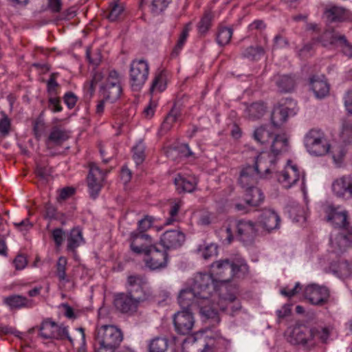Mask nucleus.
I'll list each match as a JSON object with an SVG mask.
<instances>
[{
	"mask_svg": "<svg viewBox=\"0 0 352 352\" xmlns=\"http://www.w3.org/2000/svg\"><path fill=\"white\" fill-rule=\"evenodd\" d=\"M217 280L211 274H197L190 287L181 290L178 297L179 305L182 307L197 305L201 315L210 319L213 326L218 324L219 311H225L236 298L234 294H224L222 288L221 293L217 294Z\"/></svg>",
	"mask_w": 352,
	"mask_h": 352,
	"instance_id": "1",
	"label": "nucleus"
},
{
	"mask_svg": "<svg viewBox=\"0 0 352 352\" xmlns=\"http://www.w3.org/2000/svg\"><path fill=\"white\" fill-rule=\"evenodd\" d=\"M327 221L331 222L333 226L343 229L334 239H331V243L333 246L342 252L346 248L352 245V234L350 232L352 228H349V212L340 206L333 204L328 205L324 210Z\"/></svg>",
	"mask_w": 352,
	"mask_h": 352,
	"instance_id": "2",
	"label": "nucleus"
},
{
	"mask_svg": "<svg viewBox=\"0 0 352 352\" xmlns=\"http://www.w3.org/2000/svg\"><path fill=\"white\" fill-rule=\"evenodd\" d=\"M212 274L219 282L228 283L234 277L243 278L249 272L244 258L239 254L214 262L211 265Z\"/></svg>",
	"mask_w": 352,
	"mask_h": 352,
	"instance_id": "3",
	"label": "nucleus"
},
{
	"mask_svg": "<svg viewBox=\"0 0 352 352\" xmlns=\"http://www.w3.org/2000/svg\"><path fill=\"white\" fill-rule=\"evenodd\" d=\"M304 144L308 153L314 156H324L331 148L324 133L318 129H310L305 135Z\"/></svg>",
	"mask_w": 352,
	"mask_h": 352,
	"instance_id": "4",
	"label": "nucleus"
},
{
	"mask_svg": "<svg viewBox=\"0 0 352 352\" xmlns=\"http://www.w3.org/2000/svg\"><path fill=\"white\" fill-rule=\"evenodd\" d=\"M126 292L140 304L152 297L147 279L139 274L129 275L126 279Z\"/></svg>",
	"mask_w": 352,
	"mask_h": 352,
	"instance_id": "5",
	"label": "nucleus"
},
{
	"mask_svg": "<svg viewBox=\"0 0 352 352\" xmlns=\"http://www.w3.org/2000/svg\"><path fill=\"white\" fill-rule=\"evenodd\" d=\"M153 223V218L151 216H146L138 221V229L130 234V248L133 252L142 254L144 250V244H140L139 240H144L146 243H152V237L145 232L149 230Z\"/></svg>",
	"mask_w": 352,
	"mask_h": 352,
	"instance_id": "6",
	"label": "nucleus"
},
{
	"mask_svg": "<svg viewBox=\"0 0 352 352\" xmlns=\"http://www.w3.org/2000/svg\"><path fill=\"white\" fill-rule=\"evenodd\" d=\"M149 65L144 59L133 60L130 65L129 83L133 91H140L146 82Z\"/></svg>",
	"mask_w": 352,
	"mask_h": 352,
	"instance_id": "7",
	"label": "nucleus"
},
{
	"mask_svg": "<svg viewBox=\"0 0 352 352\" xmlns=\"http://www.w3.org/2000/svg\"><path fill=\"white\" fill-rule=\"evenodd\" d=\"M151 244H144V250L142 253L145 254L144 258L145 266L151 270H157L166 267L168 261V254L166 250H160Z\"/></svg>",
	"mask_w": 352,
	"mask_h": 352,
	"instance_id": "8",
	"label": "nucleus"
},
{
	"mask_svg": "<svg viewBox=\"0 0 352 352\" xmlns=\"http://www.w3.org/2000/svg\"><path fill=\"white\" fill-rule=\"evenodd\" d=\"M39 336L43 339L63 340L67 339L73 343V339L69 334L67 327L58 325L50 318L45 319L39 327Z\"/></svg>",
	"mask_w": 352,
	"mask_h": 352,
	"instance_id": "9",
	"label": "nucleus"
},
{
	"mask_svg": "<svg viewBox=\"0 0 352 352\" xmlns=\"http://www.w3.org/2000/svg\"><path fill=\"white\" fill-rule=\"evenodd\" d=\"M122 338L121 331L113 325H102L96 329V341L99 345L117 349Z\"/></svg>",
	"mask_w": 352,
	"mask_h": 352,
	"instance_id": "10",
	"label": "nucleus"
},
{
	"mask_svg": "<svg viewBox=\"0 0 352 352\" xmlns=\"http://www.w3.org/2000/svg\"><path fill=\"white\" fill-rule=\"evenodd\" d=\"M122 92L121 76L116 70L109 72L105 82L100 87V93L107 101L116 102Z\"/></svg>",
	"mask_w": 352,
	"mask_h": 352,
	"instance_id": "11",
	"label": "nucleus"
},
{
	"mask_svg": "<svg viewBox=\"0 0 352 352\" xmlns=\"http://www.w3.org/2000/svg\"><path fill=\"white\" fill-rule=\"evenodd\" d=\"M89 168V170L87 177V187L90 197L95 199L100 192L105 177L109 171L102 170L94 162H90Z\"/></svg>",
	"mask_w": 352,
	"mask_h": 352,
	"instance_id": "12",
	"label": "nucleus"
},
{
	"mask_svg": "<svg viewBox=\"0 0 352 352\" xmlns=\"http://www.w3.org/2000/svg\"><path fill=\"white\" fill-rule=\"evenodd\" d=\"M182 310L177 311L173 316V324L175 331L181 335L190 333L194 327L195 319L191 311V307H182Z\"/></svg>",
	"mask_w": 352,
	"mask_h": 352,
	"instance_id": "13",
	"label": "nucleus"
},
{
	"mask_svg": "<svg viewBox=\"0 0 352 352\" xmlns=\"http://www.w3.org/2000/svg\"><path fill=\"white\" fill-rule=\"evenodd\" d=\"M305 296L312 305L323 306L329 302L330 291L325 286L311 284L305 288Z\"/></svg>",
	"mask_w": 352,
	"mask_h": 352,
	"instance_id": "14",
	"label": "nucleus"
},
{
	"mask_svg": "<svg viewBox=\"0 0 352 352\" xmlns=\"http://www.w3.org/2000/svg\"><path fill=\"white\" fill-rule=\"evenodd\" d=\"M236 228L238 236L243 242L252 243L258 233L256 223L250 219L238 220L236 223Z\"/></svg>",
	"mask_w": 352,
	"mask_h": 352,
	"instance_id": "15",
	"label": "nucleus"
},
{
	"mask_svg": "<svg viewBox=\"0 0 352 352\" xmlns=\"http://www.w3.org/2000/svg\"><path fill=\"white\" fill-rule=\"evenodd\" d=\"M140 303L127 292L119 293L115 296L114 305L122 314L132 316L138 311Z\"/></svg>",
	"mask_w": 352,
	"mask_h": 352,
	"instance_id": "16",
	"label": "nucleus"
},
{
	"mask_svg": "<svg viewBox=\"0 0 352 352\" xmlns=\"http://www.w3.org/2000/svg\"><path fill=\"white\" fill-rule=\"evenodd\" d=\"M310 328L305 325L299 324L293 327L289 333L288 341L293 344H300L311 349L312 344Z\"/></svg>",
	"mask_w": 352,
	"mask_h": 352,
	"instance_id": "17",
	"label": "nucleus"
},
{
	"mask_svg": "<svg viewBox=\"0 0 352 352\" xmlns=\"http://www.w3.org/2000/svg\"><path fill=\"white\" fill-rule=\"evenodd\" d=\"M257 223L267 232H271L280 228V218L274 210L265 208L258 217Z\"/></svg>",
	"mask_w": 352,
	"mask_h": 352,
	"instance_id": "18",
	"label": "nucleus"
},
{
	"mask_svg": "<svg viewBox=\"0 0 352 352\" xmlns=\"http://www.w3.org/2000/svg\"><path fill=\"white\" fill-rule=\"evenodd\" d=\"M278 182L285 188H289L300 178L301 173L296 164L288 160L284 170L277 175Z\"/></svg>",
	"mask_w": 352,
	"mask_h": 352,
	"instance_id": "19",
	"label": "nucleus"
},
{
	"mask_svg": "<svg viewBox=\"0 0 352 352\" xmlns=\"http://www.w3.org/2000/svg\"><path fill=\"white\" fill-rule=\"evenodd\" d=\"M185 239V234L182 231L169 230L161 236L160 243L166 250H176L183 245Z\"/></svg>",
	"mask_w": 352,
	"mask_h": 352,
	"instance_id": "20",
	"label": "nucleus"
},
{
	"mask_svg": "<svg viewBox=\"0 0 352 352\" xmlns=\"http://www.w3.org/2000/svg\"><path fill=\"white\" fill-rule=\"evenodd\" d=\"M262 177L254 166L248 165L241 170L239 184L243 189H250L256 186L258 178Z\"/></svg>",
	"mask_w": 352,
	"mask_h": 352,
	"instance_id": "21",
	"label": "nucleus"
},
{
	"mask_svg": "<svg viewBox=\"0 0 352 352\" xmlns=\"http://www.w3.org/2000/svg\"><path fill=\"white\" fill-rule=\"evenodd\" d=\"M277 160L270 152H261L256 158L254 167L261 173V176L265 177L274 170Z\"/></svg>",
	"mask_w": 352,
	"mask_h": 352,
	"instance_id": "22",
	"label": "nucleus"
},
{
	"mask_svg": "<svg viewBox=\"0 0 352 352\" xmlns=\"http://www.w3.org/2000/svg\"><path fill=\"white\" fill-rule=\"evenodd\" d=\"M3 303L10 309H32L36 305L35 301L26 296L13 294L6 296L3 299Z\"/></svg>",
	"mask_w": 352,
	"mask_h": 352,
	"instance_id": "23",
	"label": "nucleus"
},
{
	"mask_svg": "<svg viewBox=\"0 0 352 352\" xmlns=\"http://www.w3.org/2000/svg\"><path fill=\"white\" fill-rule=\"evenodd\" d=\"M331 190L337 197H344L346 194L352 197V177L342 176L334 179Z\"/></svg>",
	"mask_w": 352,
	"mask_h": 352,
	"instance_id": "24",
	"label": "nucleus"
},
{
	"mask_svg": "<svg viewBox=\"0 0 352 352\" xmlns=\"http://www.w3.org/2000/svg\"><path fill=\"white\" fill-rule=\"evenodd\" d=\"M294 108H289L285 104L276 106L271 115V121L275 128L280 127L287 120L290 115L295 114Z\"/></svg>",
	"mask_w": 352,
	"mask_h": 352,
	"instance_id": "25",
	"label": "nucleus"
},
{
	"mask_svg": "<svg viewBox=\"0 0 352 352\" xmlns=\"http://www.w3.org/2000/svg\"><path fill=\"white\" fill-rule=\"evenodd\" d=\"M332 329L330 327H313L310 328L312 344L311 348L318 344V342L326 344L331 336Z\"/></svg>",
	"mask_w": 352,
	"mask_h": 352,
	"instance_id": "26",
	"label": "nucleus"
},
{
	"mask_svg": "<svg viewBox=\"0 0 352 352\" xmlns=\"http://www.w3.org/2000/svg\"><path fill=\"white\" fill-rule=\"evenodd\" d=\"M288 139L285 135H276L272 140L270 153L278 160V157L289 151Z\"/></svg>",
	"mask_w": 352,
	"mask_h": 352,
	"instance_id": "27",
	"label": "nucleus"
},
{
	"mask_svg": "<svg viewBox=\"0 0 352 352\" xmlns=\"http://www.w3.org/2000/svg\"><path fill=\"white\" fill-rule=\"evenodd\" d=\"M311 88L318 98H324L329 92V86L326 80L317 76L310 79Z\"/></svg>",
	"mask_w": 352,
	"mask_h": 352,
	"instance_id": "28",
	"label": "nucleus"
},
{
	"mask_svg": "<svg viewBox=\"0 0 352 352\" xmlns=\"http://www.w3.org/2000/svg\"><path fill=\"white\" fill-rule=\"evenodd\" d=\"M245 190V200L246 204L248 206L256 207L263 202L264 195L261 190L256 186Z\"/></svg>",
	"mask_w": 352,
	"mask_h": 352,
	"instance_id": "29",
	"label": "nucleus"
},
{
	"mask_svg": "<svg viewBox=\"0 0 352 352\" xmlns=\"http://www.w3.org/2000/svg\"><path fill=\"white\" fill-rule=\"evenodd\" d=\"M175 184L179 192H191L195 190L197 182L193 177L178 175L175 179Z\"/></svg>",
	"mask_w": 352,
	"mask_h": 352,
	"instance_id": "30",
	"label": "nucleus"
},
{
	"mask_svg": "<svg viewBox=\"0 0 352 352\" xmlns=\"http://www.w3.org/2000/svg\"><path fill=\"white\" fill-rule=\"evenodd\" d=\"M69 138V134L67 131L54 126L52 128L49 135L46 144L47 146H49L50 143L55 145H60L63 142L68 140Z\"/></svg>",
	"mask_w": 352,
	"mask_h": 352,
	"instance_id": "31",
	"label": "nucleus"
},
{
	"mask_svg": "<svg viewBox=\"0 0 352 352\" xmlns=\"http://www.w3.org/2000/svg\"><path fill=\"white\" fill-rule=\"evenodd\" d=\"M67 250L75 252L78 247L84 243L82 232L79 228L72 229L67 239Z\"/></svg>",
	"mask_w": 352,
	"mask_h": 352,
	"instance_id": "32",
	"label": "nucleus"
},
{
	"mask_svg": "<svg viewBox=\"0 0 352 352\" xmlns=\"http://www.w3.org/2000/svg\"><path fill=\"white\" fill-rule=\"evenodd\" d=\"M342 36L338 34L334 30L328 29L316 41L320 43L324 47H329L340 43V37Z\"/></svg>",
	"mask_w": 352,
	"mask_h": 352,
	"instance_id": "33",
	"label": "nucleus"
},
{
	"mask_svg": "<svg viewBox=\"0 0 352 352\" xmlns=\"http://www.w3.org/2000/svg\"><path fill=\"white\" fill-rule=\"evenodd\" d=\"M275 82L280 92H289L294 89L295 85L294 78L288 75L275 77Z\"/></svg>",
	"mask_w": 352,
	"mask_h": 352,
	"instance_id": "34",
	"label": "nucleus"
},
{
	"mask_svg": "<svg viewBox=\"0 0 352 352\" xmlns=\"http://www.w3.org/2000/svg\"><path fill=\"white\" fill-rule=\"evenodd\" d=\"M274 137L273 132L265 126H260L254 132V140L261 144L268 143L272 140H273Z\"/></svg>",
	"mask_w": 352,
	"mask_h": 352,
	"instance_id": "35",
	"label": "nucleus"
},
{
	"mask_svg": "<svg viewBox=\"0 0 352 352\" xmlns=\"http://www.w3.org/2000/svg\"><path fill=\"white\" fill-rule=\"evenodd\" d=\"M67 259L65 256H60L56 264V274L58 280L63 283L69 282V278L66 274Z\"/></svg>",
	"mask_w": 352,
	"mask_h": 352,
	"instance_id": "36",
	"label": "nucleus"
},
{
	"mask_svg": "<svg viewBox=\"0 0 352 352\" xmlns=\"http://www.w3.org/2000/svg\"><path fill=\"white\" fill-rule=\"evenodd\" d=\"M180 116V110L176 107H173L162 122V129L164 131H169Z\"/></svg>",
	"mask_w": 352,
	"mask_h": 352,
	"instance_id": "37",
	"label": "nucleus"
},
{
	"mask_svg": "<svg viewBox=\"0 0 352 352\" xmlns=\"http://www.w3.org/2000/svg\"><path fill=\"white\" fill-rule=\"evenodd\" d=\"M324 14L330 22L340 21L345 17V10L341 7L332 6L325 10Z\"/></svg>",
	"mask_w": 352,
	"mask_h": 352,
	"instance_id": "38",
	"label": "nucleus"
},
{
	"mask_svg": "<svg viewBox=\"0 0 352 352\" xmlns=\"http://www.w3.org/2000/svg\"><path fill=\"white\" fill-rule=\"evenodd\" d=\"M166 74L164 71H160L156 74L150 89L151 92H162L166 87Z\"/></svg>",
	"mask_w": 352,
	"mask_h": 352,
	"instance_id": "39",
	"label": "nucleus"
},
{
	"mask_svg": "<svg viewBox=\"0 0 352 352\" xmlns=\"http://www.w3.org/2000/svg\"><path fill=\"white\" fill-rule=\"evenodd\" d=\"M233 34V30L228 27L219 28L217 34V42L220 46H224L228 44L231 40Z\"/></svg>",
	"mask_w": 352,
	"mask_h": 352,
	"instance_id": "40",
	"label": "nucleus"
},
{
	"mask_svg": "<svg viewBox=\"0 0 352 352\" xmlns=\"http://www.w3.org/2000/svg\"><path fill=\"white\" fill-rule=\"evenodd\" d=\"M265 54V50L259 45L250 46L243 52L242 56L252 60L260 59Z\"/></svg>",
	"mask_w": 352,
	"mask_h": 352,
	"instance_id": "41",
	"label": "nucleus"
},
{
	"mask_svg": "<svg viewBox=\"0 0 352 352\" xmlns=\"http://www.w3.org/2000/svg\"><path fill=\"white\" fill-rule=\"evenodd\" d=\"M172 0H151L150 12L153 16L162 14L171 3Z\"/></svg>",
	"mask_w": 352,
	"mask_h": 352,
	"instance_id": "42",
	"label": "nucleus"
},
{
	"mask_svg": "<svg viewBox=\"0 0 352 352\" xmlns=\"http://www.w3.org/2000/svg\"><path fill=\"white\" fill-rule=\"evenodd\" d=\"M168 340L164 338H155L148 344V352H165L168 349Z\"/></svg>",
	"mask_w": 352,
	"mask_h": 352,
	"instance_id": "43",
	"label": "nucleus"
},
{
	"mask_svg": "<svg viewBox=\"0 0 352 352\" xmlns=\"http://www.w3.org/2000/svg\"><path fill=\"white\" fill-rule=\"evenodd\" d=\"M247 111L250 118L258 119L264 114L265 107L263 103L254 102L248 107Z\"/></svg>",
	"mask_w": 352,
	"mask_h": 352,
	"instance_id": "44",
	"label": "nucleus"
},
{
	"mask_svg": "<svg viewBox=\"0 0 352 352\" xmlns=\"http://www.w3.org/2000/svg\"><path fill=\"white\" fill-rule=\"evenodd\" d=\"M189 30H190V28H189L188 25H186L185 28L183 29V30L179 37V39L177 42V44L172 51V53H171L172 57H176L180 53V51L182 50V49L183 46L184 45V44L186 41V39L188 36Z\"/></svg>",
	"mask_w": 352,
	"mask_h": 352,
	"instance_id": "45",
	"label": "nucleus"
},
{
	"mask_svg": "<svg viewBox=\"0 0 352 352\" xmlns=\"http://www.w3.org/2000/svg\"><path fill=\"white\" fill-rule=\"evenodd\" d=\"M133 159L137 165L141 164L145 159V146L142 142H139L132 148Z\"/></svg>",
	"mask_w": 352,
	"mask_h": 352,
	"instance_id": "46",
	"label": "nucleus"
},
{
	"mask_svg": "<svg viewBox=\"0 0 352 352\" xmlns=\"http://www.w3.org/2000/svg\"><path fill=\"white\" fill-rule=\"evenodd\" d=\"M56 73H52L50 78L47 81V92L49 97H57L58 90L60 87L59 84L56 82Z\"/></svg>",
	"mask_w": 352,
	"mask_h": 352,
	"instance_id": "47",
	"label": "nucleus"
},
{
	"mask_svg": "<svg viewBox=\"0 0 352 352\" xmlns=\"http://www.w3.org/2000/svg\"><path fill=\"white\" fill-rule=\"evenodd\" d=\"M109 12L107 18L111 21H116L124 11V6L116 2H112L109 6Z\"/></svg>",
	"mask_w": 352,
	"mask_h": 352,
	"instance_id": "48",
	"label": "nucleus"
},
{
	"mask_svg": "<svg viewBox=\"0 0 352 352\" xmlns=\"http://www.w3.org/2000/svg\"><path fill=\"white\" fill-rule=\"evenodd\" d=\"M192 351L197 350L200 352H213L212 347L205 340H195L189 346Z\"/></svg>",
	"mask_w": 352,
	"mask_h": 352,
	"instance_id": "49",
	"label": "nucleus"
},
{
	"mask_svg": "<svg viewBox=\"0 0 352 352\" xmlns=\"http://www.w3.org/2000/svg\"><path fill=\"white\" fill-rule=\"evenodd\" d=\"M212 16L210 14H206L201 19L198 30L201 34H205L210 28Z\"/></svg>",
	"mask_w": 352,
	"mask_h": 352,
	"instance_id": "50",
	"label": "nucleus"
},
{
	"mask_svg": "<svg viewBox=\"0 0 352 352\" xmlns=\"http://www.w3.org/2000/svg\"><path fill=\"white\" fill-rule=\"evenodd\" d=\"M217 249L218 247L216 244L210 243L206 245L202 250H199V251L201 252L202 257L207 260L217 254Z\"/></svg>",
	"mask_w": 352,
	"mask_h": 352,
	"instance_id": "51",
	"label": "nucleus"
},
{
	"mask_svg": "<svg viewBox=\"0 0 352 352\" xmlns=\"http://www.w3.org/2000/svg\"><path fill=\"white\" fill-rule=\"evenodd\" d=\"M182 206L181 201L175 203L170 206V210H169V215L170 217L168 218L166 221V225H170L174 221H176V217L178 214V212Z\"/></svg>",
	"mask_w": 352,
	"mask_h": 352,
	"instance_id": "52",
	"label": "nucleus"
},
{
	"mask_svg": "<svg viewBox=\"0 0 352 352\" xmlns=\"http://www.w3.org/2000/svg\"><path fill=\"white\" fill-rule=\"evenodd\" d=\"M1 114L2 115V118L0 120V133L3 135H6L10 131L11 124L10 120L5 112L1 111Z\"/></svg>",
	"mask_w": 352,
	"mask_h": 352,
	"instance_id": "53",
	"label": "nucleus"
},
{
	"mask_svg": "<svg viewBox=\"0 0 352 352\" xmlns=\"http://www.w3.org/2000/svg\"><path fill=\"white\" fill-rule=\"evenodd\" d=\"M339 43L342 53L349 58H352V45L347 41L344 35L340 37Z\"/></svg>",
	"mask_w": 352,
	"mask_h": 352,
	"instance_id": "54",
	"label": "nucleus"
},
{
	"mask_svg": "<svg viewBox=\"0 0 352 352\" xmlns=\"http://www.w3.org/2000/svg\"><path fill=\"white\" fill-rule=\"evenodd\" d=\"M52 238L55 245L59 248L63 244L65 238V232L62 228H55L52 231Z\"/></svg>",
	"mask_w": 352,
	"mask_h": 352,
	"instance_id": "55",
	"label": "nucleus"
},
{
	"mask_svg": "<svg viewBox=\"0 0 352 352\" xmlns=\"http://www.w3.org/2000/svg\"><path fill=\"white\" fill-rule=\"evenodd\" d=\"M289 46L288 40L280 34H277L273 39V50L285 48Z\"/></svg>",
	"mask_w": 352,
	"mask_h": 352,
	"instance_id": "56",
	"label": "nucleus"
},
{
	"mask_svg": "<svg viewBox=\"0 0 352 352\" xmlns=\"http://www.w3.org/2000/svg\"><path fill=\"white\" fill-rule=\"evenodd\" d=\"M48 108L53 113L60 112L63 110V107L60 104V98L58 97H49Z\"/></svg>",
	"mask_w": 352,
	"mask_h": 352,
	"instance_id": "57",
	"label": "nucleus"
},
{
	"mask_svg": "<svg viewBox=\"0 0 352 352\" xmlns=\"http://www.w3.org/2000/svg\"><path fill=\"white\" fill-rule=\"evenodd\" d=\"M289 213L291 216H294V219L298 222L301 220L305 221L306 219L305 212L302 207L297 206L292 208L289 210Z\"/></svg>",
	"mask_w": 352,
	"mask_h": 352,
	"instance_id": "58",
	"label": "nucleus"
},
{
	"mask_svg": "<svg viewBox=\"0 0 352 352\" xmlns=\"http://www.w3.org/2000/svg\"><path fill=\"white\" fill-rule=\"evenodd\" d=\"M301 288L302 287L300 283L298 282L292 289H289L288 287L281 289L280 294L284 296L292 298L297 294Z\"/></svg>",
	"mask_w": 352,
	"mask_h": 352,
	"instance_id": "59",
	"label": "nucleus"
},
{
	"mask_svg": "<svg viewBox=\"0 0 352 352\" xmlns=\"http://www.w3.org/2000/svg\"><path fill=\"white\" fill-rule=\"evenodd\" d=\"M342 137L347 142L352 140V124L345 122L342 124Z\"/></svg>",
	"mask_w": 352,
	"mask_h": 352,
	"instance_id": "60",
	"label": "nucleus"
},
{
	"mask_svg": "<svg viewBox=\"0 0 352 352\" xmlns=\"http://www.w3.org/2000/svg\"><path fill=\"white\" fill-rule=\"evenodd\" d=\"M64 102L69 109H72L76 104L77 97L72 92H67L63 97Z\"/></svg>",
	"mask_w": 352,
	"mask_h": 352,
	"instance_id": "61",
	"label": "nucleus"
},
{
	"mask_svg": "<svg viewBox=\"0 0 352 352\" xmlns=\"http://www.w3.org/2000/svg\"><path fill=\"white\" fill-rule=\"evenodd\" d=\"M52 173V168L48 166L37 165L36 168V174L42 179H47Z\"/></svg>",
	"mask_w": 352,
	"mask_h": 352,
	"instance_id": "62",
	"label": "nucleus"
},
{
	"mask_svg": "<svg viewBox=\"0 0 352 352\" xmlns=\"http://www.w3.org/2000/svg\"><path fill=\"white\" fill-rule=\"evenodd\" d=\"M157 107V102L151 100L148 104L145 107L143 111L144 116L147 118H152L155 112V109Z\"/></svg>",
	"mask_w": 352,
	"mask_h": 352,
	"instance_id": "63",
	"label": "nucleus"
},
{
	"mask_svg": "<svg viewBox=\"0 0 352 352\" xmlns=\"http://www.w3.org/2000/svg\"><path fill=\"white\" fill-rule=\"evenodd\" d=\"M14 265L17 270H21L25 267L28 261L26 258L21 254H19L13 261Z\"/></svg>",
	"mask_w": 352,
	"mask_h": 352,
	"instance_id": "64",
	"label": "nucleus"
}]
</instances>
